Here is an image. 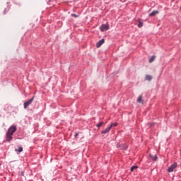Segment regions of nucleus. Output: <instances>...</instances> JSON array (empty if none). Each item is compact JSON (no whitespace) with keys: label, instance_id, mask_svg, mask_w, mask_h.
Masks as SVG:
<instances>
[{"label":"nucleus","instance_id":"15","mask_svg":"<svg viewBox=\"0 0 181 181\" xmlns=\"http://www.w3.org/2000/svg\"><path fill=\"white\" fill-rule=\"evenodd\" d=\"M135 169H138V165H132L131 167V172H134V170H135Z\"/></svg>","mask_w":181,"mask_h":181},{"label":"nucleus","instance_id":"22","mask_svg":"<svg viewBox=\"0 0 181 181\" xmlns=\"http://www.w3.org/2000/svg\"><path fill=\"white\" fill-rule=\"evenodd\" d=\"M21 176H23V172L21 173Z\"/></svg>","mask_w":181,"mask_h":181},{"label":"nucleus","instance_id":"19","mask_svg":"<svg viewBox=\"0 0 181 181\" xmlns=\"http://www.w3.org/2000/svg\"><path fill=\"white\" fill-rule=\"evenodd\" d=\"M71 16H73V18H78V16L76 15V13L71 14Z\"/></svg>","mask_w":181,"mask_h":181},{"label":"nucleus","instance_id":"6","mask_svg":"<svg viewBox=\"0 0 181 181\" xmlns=\"http://www.w3.org/2000/svg\"><path fill=\"white\" fill-rule=\"evenodd\" d=\"M117 148L122 149L123 151H127L128 149V146L127 144H117Z\"/></svg>","mask_w":181,"mask_h":181},{"label":"nucleus","instance_id":"21","mask_svg":"<svg viewBox=\"0 0 181 181\" xmlns=\"http://www.w3.org/2000/svg\"><path fill=\"white\" fill-rule=\"evenodd\" d=\"M78 135V133H75V134H74V137L75 138H77V136Z\"/></svg>","mask_w":181,"mask_h":181},{"label":"nucleus","instance_id":"13","mask_svg":"<svg viewBox=\"0 0 181 181\" xmlns=\"http://www.w3.org/2000/svg\"><path fill=\"white\" fill-rule=\"evenodd\" d=\"M23 151V147L22 146H19L18 149H16V152H17V153H21V152Z\"/></svg>","mask_w":181,"mask_h":181},{"label":"nucleus","instance_id":"12","mask_svg":"<svg viewBox=\"0 0 181 181\" xmlns=\"http://www.w3.org/2000/svg\"><path fill=\"white\" fill-rule=\"evenodd\" d=\"M157 13H159V11L154 10L149 14V16H155Z\"/></svg>","mask_w":181,"mask_h":181},{"label":"nucleus","instance_id":"10","mask_svg":"<svg viewBox=\"0 0 181 181\" xmlns=\"http://www.w3.org/2000/svg\"><path fill=\"white\" fill-rule=\"evenodd\" d=\"M137 103L139 104H144V99H142V95H139L137 98Z\"/></svg>","mask_w":181,"mask_h":181},{"label":"nucleus","instance_id":"7","mask_svg":"<svg viewBox=\"0 0 181 181\" xmlns=\"http://www.w3.org/2000/svg\"><path fill=\"white\" fill-rule=\"evenodd\" d=\"M104 43H105V40L104 38H103L102 40H100L99 42H98L96 43V47H101V46H103V45H104Z\"/></svg>","mask_w":181,"mask_h":181},{"label":"nucleus","instance_id":"1","mask_svg":"<svg viewBox=\"0 0 181 181\" xmlns=\"http://www.w3.org/2000/svg\"><path fill=\"white\" fill-rule=\"evenodd\" d=\"M18 128L15 125H11L8 129L7 132L9 133L11 135L13 136V134L16 132Z\"/></svg>","mask_w":181,"mask_h":181},{"label":"nucleus","instance_id":"5","mask_svg":"<svg viewBox=\"0 0 181 181\" xmlns=\"http://www.w3.org/2000/svg\"><path fill=\"white\" fill-rule=\"evenodd\" d=\"M13 139V136L11 134L8 133V132H6V142H11Z\"/></svg>","mask_w":181,"mask_h":181},{"label":"nucleus","instance_id":"18","mask_svg":"<svg viewBox=\"0 0 181 181\" xmlns=\"http://www.w3.org/2000/svg\"><path fill=\"white\" fill-rule=\"evenodd\" d=\"M142 26H144V23L140 21L138 24V28H142Z\"/></svg>","mask_w":181,"mask_h":181},{"label":"nucleus","instance_id":"16","mask_svg":"<svg viewBox=\"0 0 181 181\" xmlns=\"http://www.w3.org/2000/svg\"><path fill=\"white\" fill-rule=\"evenodd\" d=\"M111 128H113V127H118V123L115 122V123H112L109 126Z\"/></svg>","mask_w":181,"mask_h":181},{"label":"nucleus","instance_id":"4","mask_svg":"<svg viewBox=\"0 0 181 181\" xmlns=\"http://www.w3.org/2000/svg\"><path fill=\"white\" fill-rule=\"evenodd\" d=\"M108 29H110V25H108L107 23L102 24L100 26V30H101V32H105V31L108 30Z\"/></svg>","mask_w":181,"mask_h":181},{"label":"nucleus","instance_id":"20","mask_svg":"<svg viewBox=\"0 0 181 181\" xmlns=\"http://www.w3.org/2000/svg\"><path fill=\"white\" fill-rule=\"evenodd\" d=\"M149 125H150V127H154L155 126V123H150Z\"/></svg>","mask_w":181,"mask_h":181},{"label":"nucleus","instance_id":"14","mask_svg":"<svg viewBox=\"0 0 181 181\" xmlns=\"http://www.w3.org/2000/svg\"><path fill=\"white\" fill-rule=\"evenodd\" d=\"M150 158H151L152 160H157L158 159V156H156V155L152 156L150 154Z\"/></svg>","mask_w":181,"mask_h":181},{"label":"nucleus","instance_id":"2","mask_svg":"<svg viewBox=\"0 0 181 181\" xmlns=\"http://www.w3.org/2000/svg\"><path fill=\"white\" fill-rule=\"evenodd\" d=\"M33 100H35V97H33L31 99H29L28 101L23 103V107L25 110H26V108H28V107H29V105H30L32 103H33Z\"/></svg>","mask_w":181,"mask_h":181},{"label":"nucleus","instance_id":"17","mask_svg":"<svg viewBox=\"0 0 181 181\" xmlns=\"http://www.w3.org/2000/svg\"><path fill=\"white\" fill-rule=\"evenodd\" d=\"M103 124H104V122H100L98 124H96V127L97 128H100Z\"/></svg>","mask_w":181,"mask_h":181},{"label":"nucleus","instance_id":"3","mask_svg":"<svg viewBox=\"0 0 181 181\" xmlns=\"http://www.w3.org/2000/svg\"><path fill=\"white\" fill-rule=\"evenodd\" d=\"M176 168H177V163H174L170 167L168 168V172L169 173H172V172H173V170H175Z\"/></svg>","mask_w":181,"mask_h":181},{"label":"nucleus","instance_id":"8","mask_svg":"<svg viewBox=\"0 0 181 181\" xmlns=\"http://www.w3.org/2000/svg\"><path fill=\"white\" fill-rule=\"evenodd\" d=\"M153 78V77L151 75L146 74L145 76V80H146L147 81H152Z\"/></svg>","mask_w":181,"mask_h":181},{"label":"nucleus","instance_id":"9","mask_svg":"<svg viewBox=\"0 0 181 181\" xmlns=\"http://www.w3.org/2000/svg\"><path fill=\"white\" fill-rule=\"evenodd\" d=\"M110 131H111V127H107L106 129H105L104 130H103L101 132V134H108V132H110Z\"/></svg>","mask_w":181,"mask_h":181},{"label":"nucleus","instance_id":"11","mask_svg":"<svg viewBox=\"0 0 181 181\" xmlns=\"http://www.w3.org/2000/svg\"><path fill=\"white\" fill-rule=\"evenodd\" d=\"M156 59V56L152 55V56L149 58V59H148V63H153V62L155 61Z\"/></svg>","mask_w":181,"mask_h":181}]
</instances>
